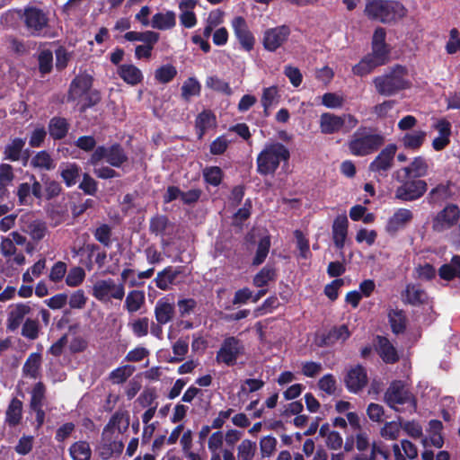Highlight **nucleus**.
<instances>
[{
	"label": "nucleus",
	"mask_w": 460,
	"mask_h": 460,
	"mask_svg": "<svg viewBox=\"0 0 460 460\" xmlns=\"http://www.w3.org/2000/svg\"><path fill=\"white\" fill-rule=\"evenodd\" d=\"M288 149L281 143L271 142L265 145L257 156V171L260 174H273L282 161L289 158Z\"/></svg>",
	"instance_id": "f257e3e1"
},
{
	"label": "nucleus",
	"mask_w": 460,
	"mask_h": 460,
	"mask_svg": "<svg viewBox=\"0 0 460 460\" xmlns=\"http://www.w3.org/2000/svg\"><path fill=\"white\" fill-rule=\"evenodd\" d=\"M385 402L396 411L413 412L415 399L407 385L402 381H394L385 394Z\"/></svg>",
	"instance_id": "f03ea898"
},
{
	"label": "nucleus",
	"mask_w": 460,
	"mask_h": 460,
	"mask_svg": "<svg viewBox=\"0 0 460 460\" xmlns=\"http://www.w3.org/2000/svg\"><path fill=\"white\" fill-rule=\"evenodd\" d=\"M406 69L397 66L385 75L374 78L373 83L378 93L390 96L408 85Z\"/></svg>",
	"instance_id": "7ed1b4c3"
},
{
	"label": "nucleus",
	"mask_w": 460,
	"mask_h": 460,
	"mask_svg": "<svg viewBox=\"0 0 460 460\" xmlns=\"http://www.w3.org/2000/svg\"><path fill=\"white\" fill-rule=\"evenodd\" d=\"M358 123L357 118L351 114L338 116L333 113L324 112L320 116L319 127L323 134L330 135L339 131L348 132Z\"/></svg>",
	"instance_id": "20e7f679"
},
{
	"label": "nucleus",
	"mask_w": 460,
	"mask_h": 460,
	"mask_svg": "<svg viewBox=\"0 0 460 460\" xmlns=\"http://www.w3.org/2000/svg\"><path fill=\"white\" fill-rule=\"evenodd\" d=\"M93 296L102 303L121 301L125 296L124 283H117L112 279H99L93 287Z\"/></svg>",
	"instance_id": "39448f33"
},
{
	"label": "nucleus",
	"mask_w": 460,
	"mask_h": 460,
	"mask_svg": "<svg viewBox=\"0 0 460 460\" xmlns=\"http://www.w3.org/2000/svg\"><path fill=\"white\" fill-rule=\"evenodd\" d=\"M383 142L384 138L380 135L368 134L363 136L357 132L349 143V148L352 155L364 156L377 149Z\"/></svg>",
	"instance_id": "423d86ee"
},
{
	"label": "nucleus",
	"mask_w": 460,
	"mask_h": 460,
	"mask_svg": "<svg viewBox=\"0 0 460 460\" xmlns=\"http://www.w3.org/2000/svg\"><path fill=\"white\" fill-rule=\"evenodd\" d=\"M102 159L112 166L119 167L127 160V155L119 145H113L108 148L99 146L92 155L90 163L96 166L97 163Z\"/></svg>",
	"instance_id": "0eeeda50"
},
{
	"label": "nucleus",
	"mask_w": 460,
	"mask_h": 460,
	"mask_svg": "<svg viewBox=\"0 0 460 460\" xmlns=\"http://www.w3.org/2000/svg\"><path fill=\"white\" fill-rule=\"evenodd\" d=\"M243 345L237 339L228 337L223 341L217 351L216 360L217 363L233 366L235 364L239 355L243 353Z\"/></svg>",
	"instance_id": "6e6552de"
},
{
	"label": "nucleus",
	"mask_w": 460,
	"mask_h": 460,
	"mask_svg": "<svg viewBox=\"0 0 460 460\" xmlns=\"http://www.w3.org/2000/svg\"><path fill=\"white\" fill-rule=\"evenodd\" d=\"M413 218L411 210L408 208H397L386 221L385 230L389 235H395L404 230Z\"/></svg>",
	"instance_id": "1a4fd4ad"
},
{
	"label": "nucleus",
	"mask_w": 460,
	"mask_h": 460,
	"mask_svg": "<svg viewBox=\"0 0 460 460\" xmlns=\"http://www.w3.org/2000/svg\"><path fill=\"white\" fill-rule=\"evenodd\" d=\"M396 151V145L390 144L386 146L370 164L369 170L379 175H385L393 166Z\"/></svg>",
	"instance_id": "9d476101"
},
{
	"label": "nucleus",
	"mask_w": 460,
	"mask_h": 460,
	"mask_svg": "<svg viewBox=\"0 0 460 460\" xmlns=\"http://www.w3.org/2000/svg\"><path fill=\"white\" fill-rule=\"evenodd\" d=\"M460 217V209L457 205L449 204L433 218V230L442 231L448 229L457 223Z\"/></svg>",
	"instance_id": "9b49d317"
},
{
	"label": "nucleus",
	"mask_w": 460,
	"mask_h": 460,
	"mask_svg": "<svg viewBox=\"0 0 460 460\" xmlns=\"http://www.w3.org/2000/svg\"><path fill=\"white\" fill-rule=\"evenodd\" d=\"M402 184L395 190V197L402 200H414L421 197L427 190L424 181H401Z\"/></svg>",
	"instance_id": "f8f14e48"
},
{
	"label": "nucleus",
	"mask_w": 460,
	"mask_h": 460,
	"mask_svg": "<svg viewBox=\"0 0 460 460\" xmlns=\"http://www.w3.org/2000/svg\"><path fill=\"white\" fill-rule=\"evenodd\" d=\"M24 22L31 34L38 36L47 28L48 18L42 11L29 8L24 13Z\"/></svg>",
	"instance_id": "ddd939ff"
},
{
	"label": "nucleus",
	"mask_w": 460,
	"mask_h": 460,
	"mask_svg": "<svg viewBox=\"0 0 460 460\" xmlns=\"http://www.w3.org/2000/svg\"><path fill=\"white\" fill-rule=\"evenodd\" d=\"M231 24L243 49L250 51L254 46L255 39L248 28L246 21L241 16H236L232 20Z\"/></svg>",
	"instance_id": "4468645a"
},
{
	"label": "nucleus",
	"mask_w": 460,
	"mask_h": 460,
	"mask_svg": "<svg viewBox=\"0 0 460 460\" xmlns=\"http://www.w3.org/2000/svg\"><path fill=\"white\" fill-rule=\"evenodd\" d=\"M92 86V77L88 75H80L71 83L69 98L77 101L84 107L86 105V95Z\"/></svg>",
	"instance_id": "2eb2a0df"
},
{
	"label": "nucleus",
	"mask_w": 460,
	"mask_h": 460,
	"mask_svg": "<svg viewBox=\"0 0 460 460\" xmlns=\"http://www.w3.org/2000/svg\"><path fill=\"white\" fill-rule=\"evenodd\" d=\"M290 30L287 26H279L267 30L263 37L264 48L270 51H274L279 48L289 36Z\"/></svg>",
	"instance_id": "dca6fc26"
},
{
	"label": "nucleus",
	"mask_w": 460,
	"mask_h": 460,
	"mask_svg": "<svg viewBox=\"0 0 460 460\" xmlns=\"http://www.w3.org/2000/svg\"><path fill=\"white\" fill-rule=\"evenodd\" d=\"M433 128L438 133V137L433 138V149L441 151L450 143L452 125L447 119H440L433 125Z\"/></svg>",
	"instance_id": "f3484780"
},
{
	"label": "nucleus",
	"mask_w": 460,
	"mask_h": 460,
	"mask_svg": "<svg viewBox=\"0 0 460 460\" xmlns=\"http://www.w3.org/2000/svg\"><path fill=\"white\" fill-rule=\"evenodd\" d=\"M428 165L420 157H416L409 166L403 167L395 172V178L398 181H404L409 178L421 177L427 173Z\"/></svg>",
	"instance_id": "a211bd4d"
},
{
	"label": "nucleus",
	"mask_w": 460,
	"mask_h": 460,
	"mask_svg": "<svg viewBox=\"0 0 460 460\" xmlns=\"http://www.w3.org/2000/svg\"><path fill=\"white\" fill-rule=\"evenodd\" d=\"M367 383L366 370L361 366L351 367L345 377V384L349 392L358 393Z\"/></svg>",
	"instance_id": "6ab92c4d"
},
{
	"label": "nucleus",
	"mask_w": 460,
	"mask_h": 460,
	"mask_svg": "<svg viewBox=\"0 0 460 460\" xmlns=\"http://www.w3.org/2000/svg\"><path fill=\"white\" fill-rule=\"evenodd\" d=\"M175 303L172 297L160 298L155 306V319L160 324H166L174 315Z\"/></svg>",
	"instance_id": "aec40b11"
},
{
	"label": "nucleus",
	"mask_w": 460,
	"mask_h": 460,
	"mask_svg": "<svg viewBox=\"0 0 460 460\" xmlns=\"http://www.w3.org/2000/svg\"><path fill=\"white\" fill-rule=\"evenodd\" d=\"M129 426V414L127 411L116 412L110 420L107 426L104 428L102 436L108 438L109 434L118 432L122 434L125 432Z\"/></svg>",
	"instance_id": "412c9836"
},
{
	"label": "nucleus",
	"mask_w": 460,
	"mask_h": 460,
	"mask_svg": "<svg viewBox=\"0 0 460 460\" xmlns=\"http://www.w3.org/2000/svg\"><path fill=\"white\" fill-rule=\"evenodd\" d=\"M350 333L345 325L332 328L327 334L317 336L316 342L319 346H331L336 342H343Z\"/></svg>",
	"instance_id": "4be33fe9"
},
{
	"label": "nucleus",
	"mask_w": 460,
	"mask_h": 460,
	"mask_svg": "<svg viewBox=\"0 0 460 460\" xmlns=\"http://www.w3.org/2000/svg\"><path fill=\"white\" fill-rule=\"evenodd\" d=\"M349 221L346 215L338 216L332 225V237L335 245L341 249L345 244L348 234Z\"/></svg>",
	"instance_id": "5701e85b"
},
{
	"label": "nucleus",
	"mask_w": 460,
	"mask_h": 460,
	"mask_svg": "<svg viewBox=\"0 0 460 460\" xmlns=\"http://www.w3.org/2000/svg\"><path fill=\"white\" fill-rule=\"evenodd\" d=\"M280 101L279 88L275 85L265 87L262 89L261 103L263 108V115L269 117L270 110L276 107Z\"/></svg>",
	"instance_id": "b1692460"
},
{
	"label": "nucleus",
	"mask_w": 460,
	"mask_h": 460,
	"mask_svg": "<svg viewBox=\"0 0 460 460\" xmlns=\"http://www.w3.org/2000/svg\"><path fill=\"white\" fill-rule=\"evenodd\" d=\"M176 24V14L172 11L157 13L152 17L151 27L154 29L166 31L173 28Z\"/></svg>",
	"instance_id": "393cba45"
},
{
	"label": "nucleus",
	"mask_w": 460,
	"mask_h": 460,
	"mask_svg": "<svg viewBox=\"0 0 460 460\" xmlns=\"http://www.w3.org/2000/svg\"><path fill=\"white\" fill-rule=\"evenodd\" d=\"M30 311V306L25 304H17L12 306L7 320L8 329L11 331L16 330Z\"/></svg>",
	"instance_id": "a878e982"
},
{
	"label": "nucleus",
	"mask_w": 460,
	"mask_h": 460,
	"mask_svg": "<svg viewBox=\"0 0 460 460\" xmlns=\"http://www.w3.org/2000/svg\"><path fill=\"white\" fill-rule=\"evenodd\" d=\"M406 14L405 7L396 1H386L385 13H383L382 22H394L402 19Z\"/></svg>",
	"instance_id": "bb28decb"
},
{
	"label": "nucleus",
	"mask_w": 460,
	"mask_h": 460,
	"mask_svg": "<svg viewBox=\"0 0 460 460\" xmlns=\"http://www.w3.org/2000/svg\"><path fill=\"white\" fill-rule=\"evenodd\" d=\"M402 299L404 303L416 305L424 303L428 299V295L420 287L408 285L402 293Z\"/></svg>",
	"instance_id": "cd10ccee"
},
{
	"label": "nucleus",
	"mask_w": 460,
	"mask_h": 460,
	"mask_svg": "<svg viewBox=\"0 0 460 460\" xmlns=\"http://www.w3.org/2000/svg\"><path fill=\"white\" fill-rule=\"evenodd\" d=\"M60 175L67 187L76 184L80 176V167L75 163L61 164L59 166Z\"/></svg>",
	"instance_id": "c85d7f7f"
},
{
	"label": "nucleus",
	"mask_w": 460,
	"mask_h": 460,
	"mask_svg": "<svg viewBox=\"0 0 460 460\" xmlns=\"http://www.w3.org/2000/svg\"><path fill=\"white\" fill-rule=\"evenodd\" d=\"M118 73L119 76L127 83L135 85L143 79L140 69L131 64H124L119 66Z\"/></svg>",
	"instance_id": "c756f323"
},
{
	"label": "nucleus",
	"mask_w": 460,
	"mask_h": 460,
	"mask_svg": "<svg viewBox=\"0 0 460 460\" xmlns=\"http://www.w3.org/2000/svg\"><path fill=\"white\" fill-rule=\"evenodd\" d=\"M438 274L445 280L460 279V255H454L449 263L443 264L438 270Z\"/></svg>",
	"instance_id": "7c9ffc66"
},
{
	"label": "nucleus",
	"mask_w": 460,
	"mask_h": 460,
	"mask_svg": "<svg viewBox=\"0 0 460 460\" xmlns=\"http://www.w3.org/2000/svg\"><path fill=\"white\" fill-rule=\"evenodd\" d=\"M146 300L145 293L141 290H131L125 298L124 307L129 313L133 314L141 309Z\"/></svg>",
	"instance_id": "2f4dec72"
},
{
	"label": "nucleus",
	"mask_w": 460,
	"mask_h": 460,
	"mask_svg": "<svg viewBox=\"0 0 460 460\" xmlns=\"http://www.w3.org/2000/svg\"><path fill=\"white\" fill-rule=\"evenodd\" d=\"M427 133L422 130H416L403 135L400 141L403 147L411 150L419 149L424 143Z\"/></svg>",
	"instance_id": "473e14b6"
},
{
	"label": "nucleus",
	"mask_w": 460,
	"mask_h": 460,
	"mask_svg": "<svg viewBox=\"0 0 460 460\" xmlns=\"http://www.w3.org/2000/svg\"><path fill=\"white\" fill-rule=\"evenodd\" d=\"M377 351L379 356L386 363H394L398 359V354L395 348L386 338L378 337Z\"/></svg>",
	"instance_id": "72a5a7b5"
},
{
	"label": "nucleus",
	"mask_w": 460,
	"mask_h": 460,
	"mask_svg": "<svg viewBox=\"0 0 460 460\" xmlns=\"http://www.w3.org/2000/svg\"><path fill=\"white\" fill-rule=\"evenodd\" d=\"M393 451L395 460H405L406 457L412 459L418 454L415 446L408 440H402L401 445H394Z\"/></svg>",
	"instance_id": "f704fd0d"
},
{
	"label": "nucleus",
	"mask_w": 460,
	"mask_h": 460,
	"mask_svg": "<svg viewBox=\"0 0 460 460\" xmlns=\"http://www.w3.org/2000/svg\"><path fill=\"white\" fill-rule=\"evenodd\" d=\"M41 365V356L40 353H31L26 359L23 367V375L31 378L36 379L40 374Z\"/></svg>",
	"instance_id": "c9c22d12"
},
{
	"label": "nucleus",
	"mask_w": 460,
	"mask_h": 460,
	"mask_svg": "<svg viewBox=\"0 0 460 460\" xmlns=\"http://www.w3.org/2000/svg\"><path fill=\"white\" fill-rule=\"evenodd\" d=\"M69 455L73 460H90L92 449L86 441H77L69 447Z\"/></svg>",
	"instance_id": "e433bc0d"
},
{
	"label": "nucleus",
	"mask_w": 460,
	"mask_h": 460,
	"mask_svg": "<svg viewBox=\"0 0 460 460\" xmlns=\"http://www.w3.org/2000/svg\"><path fill=\"white\" fill-rule=\"evenodd\" d=\"M388 319L394 333H401L406 326V317L404 312L398 308H391L388 311Z\"/></svg>",
	"instance_id": "4c0bfd02"
},
{
	"label": "nucleus",
	"mask_w": 460,
	"mask_h": 460,
	"mask_svg": "<svg viewBox=\"0 0 460 460\" xmlns=\"http://www.w3.org/2000/svg\"><path fill=\"white\" fill-rule=\"evenodd\" d=\"M386 1L387 0L367 1L365 7V14L372 20L382 22Z\"/></svg>",
	"instance_id": "58836bf2"
},
{
	"label": "nucleus",
	"mask_w": 460,
	"mask_h": 460,
	"mask_svg": "<svg viewBox=\"0 0 460 460\" xmlns=\"http://www.w3.org/2000/svg\"><path fill=\"white\" fill-rule=\"evenodd\" d=\"M25 146V140L22 138H13L6 146L4 147V159L10 161H18L21 157V152Z\"/></svg>",
	"instance_id": "ea45409f"
},
{
	"label": "nucleus",
	"mask_w": 460,
	"mask_h": 460,
	"mask_svg": "<svg viewBox=\"0 0 460 460\" xmlns=\"http://www.w3.org/2000/svg\"><path fill=\"white\" fill-rule=\"evenodd\" d=\"M178 273L179 272L177 270H174L172 268H167L159 272L155 279L157 288L162 290L169 289L171 285L173 284Z\"/></svg>",
	"instance_id": "a19ab883"
},
{
	"label": "nucleus",
	"mask_w": 460,
	"mask_h": 460,
	"mask_svg": "<svg viewBox=\"0 0 460 460\" xmlns=\"http://www.w3.org/2000/svg\"><path fill=\"white\" fill-rule=\"evenodd\" d=\"M124 37L128 41H142L150 45L156 43L159 39L158 33L152 31L144 32L128 31L125 34Z\"/></svg>",
	"instance_id": "79ce46f5"
},
{
	"label": "nucleus",
	"mask_w": 460,
	"mask_h": 460,
	"mask_svg": "<svg viewBox=\"0 0 460 460\" xmlns=\"http://www.w3.org/2000/svg\"><path fill=\"white\" fill-rule=\"evenodd\" d=\"M68 131V125L65 119L53 118L49 125V135L55 139L64 137Z\"/></svg>",
	"instance_id": "37998d69"
},
{
	"label": "nucleus",
	"mask_w": 460,
	"mask_h": 460,
	"mask_svg": "<svg viewBox=\"0 0 460 460\" xmlns=\"http://www.w3.org/2000/svg\"><path fill=\"white\" fill-rule=\"evenodd\" d=\"M402 430V422L398 420L386 422L381 429L380 433L384 438L394 440L399 438Z\"/></svg>",
	"instance_id": "c03bdc74"
},
{
	"label": "nucleus",
	"mask_w": 460,
	"mask_h": 460,
	"mask_svg": "<svg viewBox=\"0 0 460 460\" xmlns=\"http://www.w3.org/2000/svg\"><path fill=\"white\" fill-rule=\"evenodd\" d=\"M22 404L21 401L13 399L6 411V422L10 426L17 425L22 418Z\"/></svg>",
	"instance_id": "a18cd8bd"
},
{
	"label": "nucleus",
	"mask_w": 460,
	"mask_h": 460,
	"mask_svg": "<svg viewBox=\"0 0 460 460\" xmlns=\"http://www.w3.org/2000/svg\"><path fill=\"white\" fill-rule=\"evenodd\" d=\"M377 66H379V65L367 55L353 66L352 72L356 75L364 76L371 73Z\"/></svg>",
	"instance_id": "49530a36"
},
{
	"label": "nucleus",
	"mask_w": 460,
	"mask_h": 460,
	"mask_svg": "<svg viewBox=\"0 0 460 460\" xmlns=\"http://www.w3.org/2000/svg\"><path fill=\"white\" fill-rule=\"evenodd\" d=\"M31 165L40 170H51L54 168V162L49 153L40 151L31 158Z\"/></svg>",
	"instance_id": "de8ad7c7"
},
{
	"label": "nucleus",
	"mask_w": 460,
	"mask_h": 460,
	"mask_svg": "<svg viewBox=\"0 0 460 460\" xmlns=\"http://www.w3.org/2000/svg\"><path fill=\"white\" fill-rule=\"evenodd\" d=\"M14 178L13 167L8 164L0 165V197L5 195L6 187L11 184Z\"/></svg>",
	"instance_id": "09e8293b"
},
{
	"label": "nucleus",
	"mask_w": 460,
	"mask_h": 460,
	"mask_svg": "<svg viewBox=\"0 0 460 460\" xmlns=\"http://www.w3.org/2000/svg\"><path fill=\"white\" fill-rule=\"evenodd\" d=\"M256 452V443L249 439L243 440L237 447L238 460H252Z\"/></svg>",
	"instance_id": "8fccbe9b"
},
{
	"label": "nucleus",
	"mask_w": 460,
	"mask_h": 460,
	"mask_svg": "<svg viewBox=\"0 0 460 460\" xmlns=\"http://www.w3.org/2000/svg\"><path fill=\"white\" fill-rule=\"evenodd\" d=\"M24 231L27 232L33 240L40 241L47 233V226L40 220H32Z\"/></svg>",
	"instance_id": "3c124183"
},
{
	"label": "nucleus",
	"mask_w": 460,
	"mask_h": 460,
	"mask_svg": "<svg viewBox=\"0 0 460 460\" xmlns=\"http://www.w3.org/2000/svg\"><path fill=\"white\" fill-rule=\"evenodd\" d=\"M134 371V367L130 365H125L111 371L109 378L113 384H121L125 382L133 374Z\"/></svg>",
	"instance_id": "603ef678"
},
{
	"label": "nucleus",
	"mask_w": 460,
	"mask_h": 460,
	"mask_svg": "<svg viewBox=\"0 0 460 460\" xmlns=\"http://www.w3.org/2000/svg\"><path fill=\"white\" fill-rule=\"evenodd\" d=\"M215 125L216 118L213 113L208 111L201 112L196 119V126L200 130V137L206 129L213 128Z\"/></svg>",
	"instance_id": "864d4df0"
},
{
	"label": "nucleus",
	"mask_w": 460,
	"mask_h": 460,
	"mask_svg": "<svg viewBox=\"0 0 460 460\" xmlns=\"http://www.w3.org/2000/svg\"><path fill=\"white\" fill-rule=\"evenodd\" d=\"M85 278V271L81 267H73L69 270L66 277V283L69 287H77L83 283Z\"/></svg>",
	"instance_id": "5fc2aeb1"
},
{
	"label": "nucleus",
	"mask_w": 460,
	"mask_h": 460,
	"mask_svg": "<svg viewBox=\"0 0 460 460\" xmlns=\"http://www.w3.org/2000/svg\"><path fill=\"white\" fill-rule=\"evenodd\" d=\"M40 72L44 75L51 71L53 66V54L49 49H43L38 57Z\"/></svg>",
	"instance_id": "6e6d98bb"
},
{
	"label": "nucleus",
	"mask_w": 460,
	"mask_h": 460,
	"mask_svg": "<svg viewBox=\"0 0 460 460\" xmlns=\"http://www.w3.org/2000/svg\"><path fill=\"white\" fill-rule=\"evenodd\" d=\"M177 74L176 68L172 65H164L156 69L155 77L162 84H167L172 81Z\"/></svg>",
	"instance_id": "4d7b16f0"
},
{
	"label": "nucleus",
	"mask_w": 460,
	"mask_h": 460,
	"mask_svg": "<svg viewBox=\"0 0 460 460\" xmlns=\"http://www.w3.org/2000/svg\"><path fill=\"white\" fill-rule=\"evenodd\" d=\"M200 93V84L193 77L188 78L181 86V95L184 99L199 95Z\"/></svg>",
	"instance_id": "13d9d810"
},
{
	"label": "nucleus",
	"mask_w": 460,
	"mask_h": 460,
	"mask_svg": "<svg viewBox=\"0 0 460 460\" xmlns=\"http://www.w3.org/2000/svg\"><path fill=\"white\" fill-rule=\"evenodd\" d=\"M133 334L137 337H144L148 333L149 320L146 317L136 319L128 323Z\"/></svg>",
	"instance_id": "bf43d9fd"
},
{
	"label": "nucleus",
	"mask_w": 460,
	"mask_h": 460,
	"mask_svg": "<svg viewBox=\"0 0 460 460\" xmlns=\"http://www.w3.org/2000/svg\"><path fill=\"white\" fill-rule=\"evenodd\" d=\"M388 54L387 45H372V53L368 54V56L379 66H382L387 62Z\"/></svg>",
	"instance_id": "052dcab7"
},
{
	"label": "nucleus",
	"mask_w": 460,
	"mask_h": 460,
	"mask_svg": "<svg viewBox=\"0 0 460 460\" xmlns=\"http://www.w3.org/2000/svg\"><path fill=\"white\" fill-rule=\"evenodd\" d=\"M270 246V237L269 236L262 237L259 243L256 255L253 259L254 265H260L265 261V259L269 253Z\"/></svg>",
	"instance_id": "680f3d73"
},
{
	"label": "nucleus",
	"mask_w": 460,
	"mask_h": 460,
	"mask_svg": "<svg viewBox=\"0 0 460 460\" xmlns=\"http://www.w3.org/2000/svg\"><path fill=\"white\" fill-rule=\"evenodd\" d=\"M168 226L169 221L164 216L154 217L150 221V230L156 235L164 236Z\"/></svg>",
	"instance_id": "e2e57ef3"
},
{
	"label": "nucleus",
	"mask_w": 460,
	"mask_h": 460,
	"mask_svg": "<svg viewBox=\"0 0 460 460\" xmlns=\"http://www.w3.org/2000/svg\"><path fill=\"white\" fill-rule=\"evenodd\" d=\"M46 266L45 260H39L37 262L33 264V266L29 269L22 275V280L26 283H31L34 280L35 278H38L43 271Z\"/></svg>",
	"instance_id": "0e129e2a"
},
{
	"label": "nucleus",
	"mask_w": 460,
	"mask_h": 460,
	"mask_svg": "<svg viewBox=\"0 0 460 460\" xmlns=\"http://www.w3.org/2000/svg\"><path fill=\"white\" fill-rule=\"evenodd\" d=\"M275 277V270L270 267H264L253 279L256 287L261 288L267 285Z\"/></svg>",
	"instance_id": "69168bd1"
},
{
	"label": "nucleus",
	"mask_w": 460,
	"mask_h": 460,
	"mask_svg": "<svg viewBox=\"0 0 460 460\" xmlns=\"http://www.w3.org/2000/svg\"><path fill=\"white\" fill-rule=\"evenodd\" d=\"M203 174L206 181L213 186L219 185L222 181L223 172L217 166L206 168Z\"/></svg>",
	"instance_id": "338daca9"
},
{
	"label": "nucleus",
	"mask_w": 460,
	"mask_h": 460,
	"mask_svg": "<svg viewBox=\"0 0 460 460\" xmlns=\"http://www.w3.org/2000/svg\"><path fill=\"white\" fill-rule=\"evenodd\" d=\"M446 50L447 54H455L460 50V37L459 31L456 28H453L449 32V40L446 44Z\"/></svg>",
	"instance_id": "774afa93"
}]
</instances>
